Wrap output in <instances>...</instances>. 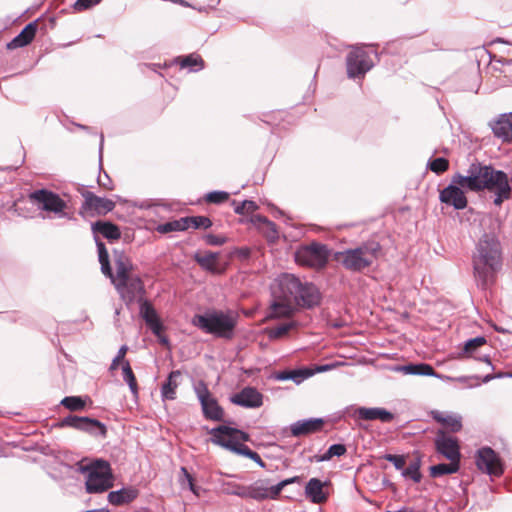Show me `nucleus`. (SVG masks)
<instances>
[{
	"instance_id": "1",
	"label": "nucleus",
	"mask_w": 512,
	"mask_h": 512,
	"mask_svg": "<svg viewBox=\"0 0 512 512\" xmlns=\"http://www.w3.org/2000/svg\"><path fill=\"white\" fill-rule=\"evenodd\" d=\"M473 274L477 286L487 289L492 285L498 272L502 269L503 258L500 242L493 236L485 234L476 245L472 257Z\"/></svg>"
},
{
	"instance_id": "2",
	"label": "nucleus",
	"mask_w": 512,
	"mask_h": 512,
	"mask_svg": "<svg viewBox=\"0 0 512 512\" xmlns=\"http://www.w3.org/2000/svg\"><path fill=\"white\" fill-rule=\"evenodd\" d=\"M299 289L300 280L296 276L288 273L279 275L271 287L273 301L270 305V317L291 315Z\"/></svg>"
},
{
	"instance_id": "3",
	"label": "nucleus",
	"mask_w": 512,
	"mask_h": 512,
	"mask_svg": "<svg viewBox=\"0 0 512 512\" xmlns=\"http://www.w3.org/2000/svg\"><path fill=\"white\" fill-rule=\"evenodd\" d=\"M191 323L207 334H212L219 338L232 339L237 324V317L232 312L214 310L205 314L194 315Z\"/></svg>"
},
{
	"instance_id": "4",
	"label": "nucleus",
	"mask_w": 512,
	"mask_h": 512,
	"mask_svg": "<svg viewBox=\"0 0 512 512\" xmlns=\"http://www.w3.org/2000/svg\"><path fill=\"white\" fill-rule=\"evenodd\" d=\"M378 243H366L359 247L338 252L335 259L347 270L361 272L373 264L380 252Z\"/></svg>"
},
{
	"instance_id": "5",
	"label": "nucleus",
	"mask_w": 512,
	"mask_h": 512,
	"mask_svg": "<svg viewBox=\"0 0 512 512\" xmlns=\"http://www.w3.org/2000/svg\"><path fill=\"white\" fill-rule=\"evenodd\" d=\"M211 441L233 453L245 456L247 458L252 457L254 451L251 450L243 442L249 441V435L236 428H231L225 425H220L210 430Z\"/></svg>"
},
{
	"instance_id": "6",
	"label": "nucleus",
	"mask_w": 512,
	"mask_h": 512,
	"mask_svg": "<svg viewBox=\"0 0 512 512\" xmlns=\"http://www.w3.org/2000/svg\"><path fill=\"white\" fill-rule=\"evenodd\" d=\"M82 471L87 473L85 484L88 493H102L113 485L110 465L104 460H97L83 467Z\"/></svg>"
},
{
	"instance_id": "7",
	"label": "nucleus",
	"mask_w": 512,
	"mask_h": 512,
	"mask_svg": "<svg viewBox=\"0 0 512 512\" xmlns=\"http://www.w3.org/2000/svg\"><path fill=\"white\" fill-rule=\"evenodd\" d=\"M491 169L490 165L473 162L467 170V175L456 173L453 175V182L473 192L483 191L487 186Z\"/></svg>"
},
{
	"instance_id": "8",
	"label": "nucleus",
	"mask_w": 512,
	"mask_h": 512,
	"mask_svg": "<svg viewBox=\"0 0 512 512\" xmlns=\"http://www.w3.org/2000/svg\"><path fill=\"white\" fill-rule=\"evenodd\" d=\"M300 477L294 476L282 480L278 484L269 487L266 480H257L250 485L244 486L242 498H249L256 501H263L266 499H277L281 491L287 485L299 483Z\"/></svg>"
},
{
	"instance_id": "9",
	"label": "nucleus",
	"mask_w": 512,
	"mask_h": 512,
	"mask_svg": "<svg viewBox=\"0 0 512 512\" xmlns=\"http://www.w3.org/2000/svg\"><path fill=\"white\" fill-rule=\"evenodd\" d=\"M328 258L327 246L316 242L300 247L295 253V260L298 264L315 269L324 268Z\"/></svg>"
},
{
	"instance_id": "10",
	"label": "nucleus",
	"mask_w": 512,
	"mask_h": 512,
	"mask_svg": "<svg viewBox=\"0 0 512 512\" xmlns=\"http://www.w3.org/2000/svg\"><path fill=\"white\" fill-rule=\"evenodd\" d=\"M347 75L349 78L363 77L373 66L371 55L362 46H355L346 57Z\"/></svg>"
},
{
	"instance_id": "11",
	"label": "nucleus",
	"mask_w": 512,
	"mask_h": 512,
	"mask_svg": "<svg viewBox=\"0 0 512 512\" xmlns=\"http://www.w3.org/2000/svg\"><path fill=\"white\" fill-rule=\"evenodd\" d=\"M486 185L485 190L492 192L495 196L493 202L496 206H501L505 200L510 199L512 188L505 172L492 167Z\"/></svg>"
},
{
	"instance_id": "12",
	"label": "nucleus",
	"mask_w": 512,
	"mask_h": 512,
	"mask_svg": "<svg viewBox=\"0 0 512 512\" xmlns=\"http://www.w3.org/2000/svg\"><path fill=\"white\" fill-rule=\"evenodd\" d=\"M194 392L201 404L205 418L221 421L224 416V411L219 406L217 400L211 395L207 384L204 381H198L194 384Z\"/></svg>"
},
{
	"instance_id": "13",
	"label": "nucleus",
	"mask_w": 512,
	"mask_h": 512,
	"mask_svg": "<svg viewBox=\"0 0 512 512\" xmlns=\"http://www.w3.org/2000/svg\"><path fill=\"white\" fill-rule=\"evenodd\" d=\"M475 462L477 468L490 476L499 477L503 474V463L499 455L490 447L478 449Z\"/></svg>"
},
{
	"instance_id": "14",
	"label": "nucleus",
	"mask_w": 512,
	"mask_h": 512,
	"mask_svg": "<svg viewBox=\"0 0 512 512\" xmlns=\"http://www.w3.org/2000/svg\"><path fill=\"white\" fill-rule=\"evenodd\" d=\"M30 199L44 211L53 212L59 217L65 215L66 202L52 191L40 189L30 194Z\"/></svg>"
},
{
	"instance_id": "15",
	"label": "nucleus",
	"mask_w": 512,
	"mask_h": 512,
	"mask_svg": "<svg viewBox=\"0 0 512 512\" xmlns=\"http://www.w3.org/2000/svg\"><path fill=\"white\" fill-rule=\"evenodd\" d=\"M434 444L436 451L449 461H460L461 453L457 438L448 435L444 430H438Z\"/></svg>"
},
{
	"instance_id": "16",
	"label": "nucleus",
	"mask_w": 512,
	"mask_h": 512,
	"mask_svg": "<svg viewBox=\"0 0 512 512\" xmlns=\"http://www.w3.org/2000/svg\"><path fill=\"white\" fill-rule=\"evenodd\" d=\"M464 187L453 182L440 191L439 200L441 203L453 207L455 210H463L467 207L468 201L464 191Z\"/></svg>"
},
{
	"instance_id": "17",
	"label": "nucleus",
	"mask_w": 512,
	"mask_h": 512,
	"mask_svg": "<svg viewBox=\"0 0 512 512\" xmlns=\"http://www.w3.org/2000/svg\"><path fill=\"white\" fill-rule=\"evenodd\" d=\"M61 426L72 427L92 434H100L102 436L106 434L105 425L100 421L89 417L69 415L62 419Z\"/></svg>"
},
{
	"instance_id": "18",
	"label": "nucleus",
	"mask_w": 512,
	"mask_h": 512,
	"mask_svg": "<svg viewBox=\"0 0 512 512\" xmlns=\"http://www.w3.org/2000/svg\"><path fill=\"white\" fill-rule=\"evenodd\" d=\"M115 288L127 303L144 299L145 287L141 278L137 275L128 277V280L124 281L122 286H115Z\"/></svg>"
},
{
	"instance_id": "19",
	"label": "nucleus",
	"mask_w": 512,
	"mask_h": 512,
	"mask_svg": "<svg viewBox=\"0 0 512 512\" xmlns=\"http://www.w3.org/2000/svg\"><path fill=\"white\" fill-rule=\"evenodd\" d=\"M231 402L245 408H258L263 404V396L257 389L246 387L233 395Z\"/></svg>"
},
{
	"instance_id": "20",
	"label": "nucleus",
	"mask_w": 512,
	"mask_h": 512,
	"mask_svg": "<svg viewBox=\"0 0 512 512\" xmlns=\"http://www.w3.org/2000/svg\"><path fill=\"white\" fill-rule=\"evenodd\" d=\"M299 293H297L294 307L303 306L307 308H312L319 304L320 302V293L317 287L311 283L303 284L300 281V289Z\"/></svg>"
},
{
	"instance_id": "21",
	"label": "nucleus",
	"mask_w": 512,
	"mask_h": 512,
	"mask_svg": "<svg viewBox=\"0 0 512 512\" xmlns=\"http://www.w3.org/2000/svg\"><path fill=\"white\" fill-rule=\"evenodd\" d=\"M138 303L140 305V316L144 319L152 333L155 336H160V332L163 330V325L156 310L146 299H139Z\"/></svg>"
},
{
	"instance_id": "22",
	"label": "nucleus",
	"mask_w": 512,
	"mask_h": 512,
	"mask_svg": "<svg viewBox=\"0 0 512 512\" xmlns=\"http://www.w3.org/2000/svg\"><path fill=\"white\" fill-rule=\"evenodd\" d=\"M327 482H323L318 478H311L305 486V496L313 504H322L327 501L328 494L324 487Z\"/></svg>"
},
{
	"instance_id": "23",
	"label": "nucleus",
	"mask_w": 512,
	"mask_h": 512,
	"mask_svg": "<svg viewBox=\"0 0 512 512\" xmlns=\"http://www.w3.org/2000/svg\"><path fill=\"white\" fill-rule=\"evenodd\" d=\"M324 421L321 418H310L299 420L290 426L291 434L294 437L309 435L320 431Z\"/></svg>"
},
{
	"instance_id": "24",
	"label": "nucleus",
	"mask_w": 512,
	"mask_h": 512,
	"mask_svg": "<svg viewBox=\"0 0 512 512\" xmlns=\"http://www.w3.org/2000/svg\"><path fill=\"white\" fill-rule=\"evenodd\" d=\"M82 196L85 199L83 205L85 209H93L98 213H107L112 211L115 207V203L112 200L98 197L92 192L84 191L82 192Z\"/></svg>"
},
{
	"instance_id": "25",
	"label": "nucleus",
	"mask_w": 512,
	"mask_h": 512,
	"mask_svg": "<svg viewBox=\"0 0 512 512\" xmlns=\"http://www.w3.org/2000/svg\"><path fill=\"white\" fill-rule=\"evenodd\" d=\"M393 370L405 375L432 376L439 379L443 378L442 375L437 374L434 368L427 363H409L407 365L396 366Z\"/></svg>"
},
{
	"instance_id": "26",
	"label": "nucleus",
	"mask_w": 512,
	"mask_h": 512,
	"mask_svg": "<svg viewBox=\"0 0 512 512\" xmlns=\"http://www.w3.org/2000/svg\"><path fill=\"white\" fill-rule=\"evenodd\" d=\"M494 135L503 141L512 142V113L502 114L491 124Z\"/></svg>"
},
{
	"instance_id": "27",
	"label": "nucleus",
	"mask_w": 512,
	"mask_h": 512,
	"mask_svg": "<svg viewBox=\"0 0 512 512\" xmlns=\"http://www.w3.org/2000/svg\"><path fill=\"white\" fill-rule=\"evenodd\" d=\"M354 417L363 420H376L379 419L384 423L391 422L394 418L393 414L383 408H366L360 407L354 411Z\"/></svg>"
},
{
	"instance_id": "28",
	"label": "nucleus",
	"mask_w": 512,
	"mask_h": 512,
	"mask_svg": "<svg viewBox=\"0 0 512 512\" xmlns=\"http://www.w3.org/2000/svg\"><path fill=\"white\" fill-rule=\"evenodd\" d=\"M431 416L451 432H459L462 429V417L457 414L433 410Z\"/></svg>"
},
{
	"instance_id": "29",
	"label": "nucleus",
	"mask_w": 512,
	"mask_h": 512,
	"mask_svg": "<svg viewBox=\"0 0 512 512\" xmlns=\"http://www.w3.org/2000/svg\"><path fill=\"white\" fill-rule=\"evenodd\" d=\"M36 32V21L27 24L23 30L7 44L8 49H16L28 45L34 39Z\"/></svg>"
},
{
	"instance_id": "30",
	"label": "nucleus",
	"mask_w": 512,
	"mask_h": 512,
	"mask_svg": "<svg viewBox=\"0 0 512 512\" xmlns=\"http://www.w3.org/2000/svg\"><path fill=\"white\" fill-rule=\"evenodd\" d=\"M219 253L205 251L197 252L194 255L195 261L204 269L212 273H220L218 269Z\"/></svg>"
},
{
	"instance_id": "31",
	"label": "nucleus",
	"mask_w": 512,
	"mask_h": 512,
	"mask_svg": "<svg viewBox=\"0 0 512 512\" xmlns=\"http://www.w3.org/2000/svg\"><path fill=\"white\" fill-rule=\"evenodd\" d=\"M115 266H116V275H115V279H113V284L115 286L120 287L123 285L124 281L128 280V277L132 276V274H131L132 265L125 256L120 255L115 260Z\"/></svg>"
},
{
	"instance_id": "32",
	"label": "nucleus",
	"mask_w": 512,
	"mask_h": 512,
	"mask_svg": "<svg viewBox=\"0 0 512 512\" xmlns=\"http://www.w3.org/2000/svg\"><path fill=\"white\" fill-rule=\"evenodd\" d=\"M181 376L179 370L170 372L167 380L161 386V397L163 400H174L176 399V390L179 386L177 379Z\"/></svg>"
},
{
	"instance_id": "33",
	"label": "nucleus",
	"mask_w": 512,
	"mask_h": 512,
	"mask_svg": "<svg viewBox=\"0 0 512 512\" xmlns=\"http://www.w3.org/2000/svg\"><path fill=\"white\" fill-rule=\"evenodd\" d=\"M92 230L108 240H118L121 237L118 226L111 222L97 221L92 225Z\"/></svg>"
},
{
	"instance_id": "34",
	"label": "nucleus",
	"mask_w": 512,
	"mask_h": 512,
	"mask_svg": "<svg viewBox=\"0 0 512 512\" xmlns=\"http://www.w3.org/2000/svg\"><path fill=\"white\" fill-rule=\"evenodd\" d=\"M178 482L182 489L190 490L196 497H200L205 491L202 487L195 484L193 476L188 472L186 467H181Z\"/></svg>"
},
{
	"instance_id": "35",
	"label": "nucleus",
	"mask_w": 512,
	"mask_h": 512,
	"mask_svg": "<svg viewBox=\"0 0 512 512\" xmlns=\"http://www.w3.org/2000/svg\"><path fill=\"white\" fill-rule=\"evenodd\" d=\"M460 468V461H450L449 464L440 463L430 467V474L432 477H440L446 474H453L458 472Z\"/></svg>"
},
{
	"instance_id": "36",
	"label": "nucleus",
	"mask_w": 512,
	"mask_h": 512,
	"mask_svg": "<svg viewBox=\"0 0 512 512\" xmlns=\"http://www.w3.org/2000/svg\"><path fill=\"white\" fill-rule=\"evenodd\" d=\"M156 230L161 234L187 230L186 217L160 224Z\"/></svg>"
},
{
	"instance_id": "37",
	"label": "nucleus",
	"mask_w": 512,
	"mask_h": 512,
	"mask_svg": "<svg viewBox=\"0 0 512 512\" xmlns=\"http://www.w3.org/2000/svg\"><path fill=\"white\" fill-rule=\"evenodd\" d=\"M181 68H188L190 71L195 72L204 68L203 59L197 54H190L182 57L179 61Z\"/></svg>"
},
{
	"instance_id": "38",
	"label": "nucleus",
	"mask_w": 512,
	"mask_h": 512,
	"mask_svg": "<svg viewBox=\"0 0 512 512\" xmlns=\"http://www.w3.org/2000/svg\"><path fill=\"white\" fill-rule=\"evenodd\" d=\"M123 372V380L128 384L130 391L132 394L137 397L138 395V385L135 378V375L131 369L129 362H124L122 365Z\"/></svg>"
},
{
	"instance_id": "39",
	"label": "nucleus",
	"mask_w": 512,
	"mask_h": 512,
	"mask_svg": "<svg viewBox=\"0 0 512 512\" xmlns=\"http://www.w3.org/2000/svg\"><path fill=\"white\" fill-rule=\"evenodd\" d=\"M347 449L346 446L343 444H333L331 445L328 450L320 456H316V461L318 462H324L329 461L332 457L337 456H343L346 453Z\"/></svg>"
},
{
	"instance_id": "40",
	"label": "nucleus",
	"mask_w": 512,
	"mask_h": 512,
	"mask_svg": "<svg viewBox=\"0 0 512 512\" xmlns=\"http://www.w3.org/2000/svg\"><path fill=\"white\" fill-rule=\"evenodd\" d=\"M133 498V493L126 490L112 491L108 495L109 502L114 505L127 503L131 501Z\"/></svg>"
},
{
	"instance_id": "41",
	"label": "nucleus",
	"mask_w": 512,
	"mask_h": 512,
	"mask_svg": "<svg viewBox=\"0 0 512 512\" xmlns=\"http://www.w3.org/2000/svg\"><path fill=\"white\" fill-rule=\"evenodd\" d=\"M187 229L189 228H203L208 229L212 226V221L206 216H191L186 217Z\"/></svg>"
},
{
	"instance_id": "42",
	"label": "nucleus",
	"mask_w": 512,
	"mask_h": 512,
	"mask_svg": "<svg viewBox=\"0 0 512 512\" xmlns=\"http://www.w3.org/2000/svg\"><path fill=\"white\" fill-rule=\"evenodd\" d=\"M295 326V323L290 321V322H285V323H282L276 327H273V328H270L268 330V336L270 339H277V338H280V337H283L285 336L293 327Z\"/></svg>"
},
{
	"instance_id": "43",
	"label": "nucleus",
	"mask_w": 512,
	"mask_h": 512,
	"mask_svg": "<svg viewBox=\"0 0 512 512\" xmlns=\"http://www.w3.org/2000/svg\"><path fill=\"white\" fill-rule=\"evenodd\" d=\"M402 475L412 479L415 483L420 482L422 476L419 461H413L406 468H403Z\"/></svg>"
},
{
	"instance_id": "44",
	"label": "nucleus",
	"mask_w": 512,
	"mask_h": 512,
	"mask_svg": "<svg viewBox=\"0 0 512 512\" xmlns=\"http://www.w3.org/2000/svg\"><path fill=\"white\" fill-rule=\"evenodd\" d=\"M314 375V371L308 368H301L295 370H289L288 380L293 381L296 384L302 383L304 380Z\"/></svg>"
},
{
	"instance_id": "45",
	"label": "nucleus",
	"mask_w": 512,
	"mask_h": 512,
	"mask_svg": "<svg viewBox=\"0 0 512 512\" xmlns=\"http://www.w3.org/2000/svg\"><path fill=\"white\" fill-rule=\"evenodd\" d=\"M61 404L71 411H79L85 407L84 400L78 396H67L61 400Z\"/></svg>"
},
{
	"instance_id": "46",
	"label": "nucleus",
	"mask_w": 512,
	"mask_h": 512,
	"mask_svg": "<svg viewBox=\"0 0 512 512\" xmlns=\"http://www.w3.org/2000/svg\"><path fill=\"white\" fill-rule=\"evenodd\" d=\"M245 485H240L234 482H225L221 484L222 492L226 495H235L242 498Z\"/></svg>"
},
{
	"instance_id": "47",
	"label": "nucleus",
	"mask_w": 512,
	"mask_h": 512,
	"mask_svg": "<svg viewBox=\"0 0 512 512\" xmlns=\"http://www.w3.org/2000/svg\"><path fill=\"white\" fill-rule=\"evenodd\" d=\"M428 166L431 171L435 172L436 174H441L447 171L449 162L446 158L439 157L429 161Z\"/></svg>"
},
{
	"instance_id": "48",
	"label": "nucleus",
	"mask_w": 512,
	"mask_h": 512,
	"mask_svg": "<svg viewBox=\"0 0 512 512\" xmlns=\"http://www.w3.org/2000/svg\"><path fill=\"white\" fill-rule=\"evenodd\" d=\"M486 343V339L482 336H478L473 339H469L465 342L463 353L466 355H471L477 348L481 347Z\"/></svg>"
},
{
	"instance_id": "49",
	"label": "nucleus",
	"mask_w": 512,
	"mask_h": 512,
	"mask_svg": "<svg viewBox=\"0 0 512 512\" xmlns=\"http://www.w3.org/2000/svg\"><path fill=\"white\" fill-rule=\"evenodd\" d=\"M257 209V205L252 200H245L237 204L234 208L237 214L252 213Z\"/></svg>"
},
{
	"instance_id": "50",
	"label": "nucleus",
	"mask_w": 512,
	"mask_h": 512,
	"mask_svg": "<svg viewBox=\"0 0 512 512\" xmlns=\"http://www.w3.org/2000/svg\"><path fill=\"white\" fill-rule=\"evenodd\" d=\"M229 198V194L224 191H213L206 195L205 199L210 203L220 204Z\"/></svg>"
},
{
	"instance_id": "51",
	"label": "nucleus",
	"mask_w": 512,
	"mask_h": 512,
	"mask_svg": "<svg viewBox=\"0 0 512 512\" xmlns=\"http://www.w3.org/2000/svg\"><path fill=\"white\" fill-rule=\"evenodd\" d=\"M101 1L102 0H77L73 8L75 11L81 12L98 5Z\"/></svg>"
},
{
	"instance_id": "52",
	"label": "nucleus",
	"mask_w": 512,
	"mask_h": 512,
	"mask_svg": "<svg viewBox=\"0 0 512 512\" xmlns=\"http://www.w3.org/2000/svg\"><path fill=\"white\" fill-rule=\"evenodd\" d=\"M204 241L207 245L221 246L227 242V238L222 235L207 234L204 236Z\"/></svg>"
},
{
	"instance_id": "53",
	"label": "nucleus",
	"mask_w": 512,
	"mask_h": 512,
	"mask_svg": "<svg viewBox=\"0 0 512 512\" xmlns=\"http://www.w3.org/2000/svg\"><path fill=\"white\" fill-rule=\"evenodd\" d=\"M384 458L393 463V465L395 466V468L397 470H403L405 464H406V461H405V458L403 456H400V455H393V454H386L384 456Z\"/></svg>"
},
{
	"instance_id": "54",
	"label": "nucleus",
	"mask_w": 512,
	"mask_h": 512,
	"mask_svg": "<svg viewBox=\"0 0 512 512\" xmlns=\"http://www.w3.org/2000/svg\"><path fill=\"white\" fill-rule=\"evenodd\" d=\"M252 222L254 224H265L272 231L273 237L276 236L277 231L275 228V224L268 220V218H266L265 216L255 215L252 217Z\"/></svg>"
},
{
	"instance_id": "55",
	"label": "nucleus",
	"mask_w": 512,
	"mask_h": 512,
	"mask_svg": "<svg viewBox=\"0 0 512 512\" xmlns=\"http://www.w3.org/2000/svg\"><path fill=\"white\" fill-rule=\"evenodd\" d=\"M126 352H127V346L123 345L122 347H120L116 357L113 359V361L110 365V370H115L118 367L119 362L124 359Z\"/></svg>"
},
{
	"instance_id": "56",
	"label": "nucleus",
	"mask_w": 512,
	"mask_h": 512,
	"mask_svg": "<svg viewBox=\"0 0 512 512\" xmlns=\"http://www.w3.org/2000/svg\"><path fill=\"white\" fill-rule=\"evenodd\" d=\"M96 244L98 249L99 262L109 260V255L104 243L96 239Z\"/></svg>"
},
{
	"instance_id": "57",
	"label": "nucleus",
	"mask_w": 512,
	"mask_h": 512,
	"mask_svg": "<svg viewBox=\"0 0 512 512\" xmlns=\"http://www.w3.org/2000/svg\"><path fill=\"white\" fill-rule=\"evenodd\" d=\"M100 264H101V271H102V273L105 276L109 277L111 279V281L113 282V279H115V276L112 273V270H111V267H110V264H109V260L102 261V262H100Z\"/></svg>"
},
{
	"instance_id": "58",
	"label": "nucleus",
	"mask_w": 512,
	"mask_h": 512,
	"mask_svg": "<svg viewBox=\"0 0 512 512\" xmlns=\"http://www.w3.org/2000/svg\"><path fill=\"white\" fill-rule=\"evenodd\" d=\"M104 177H105V180L102 179L101 176L98 177V184L107 190H112L113 185H112L111 179L109 178V176L106 173H105Z\"/></svg>"
},
{
	"instance_id": "59",
	"label": "nucleus",
	"mask_w": 512,
	"mask_h": 512,
	"mask_svg": "<svg viewBox=\"0 0 512 512\" xmlns=\"http://www.w3.org/2000/svg\"><path fill=\"white\" fill-rule=\"evenodd\" d=\"M289 377V370L279 371L274 374V379L277 381H287Z\"/></svg>"
},
{
	"instance_id": "60",
	"label": "nucleus",
	"mask_w": 512,
	"mask_h": 512,
	"mask_svg": "<svg viewBox=\"0 0 512 512\" xmlns=\"http://www.w3.org/2000/svg\"><path fill=\"white\" fill-rule=\"evenodd\" d=\"M249 459L253 460L255 463H257L260 467H265L264 461L261 459L260 455L254 451L252 457Z\"/></svg>"
},
{
	"instance_id": "61",
	"label": "nucleus",
	"mask_w": 512,
	"mask_h": 512,
	"mask_svg": "<svg viewBox=\"0 0 512 512\" xmlns=\"http://www.w3.org/2000/svg\"><path fill=\"white\" fill-rule=\"evenodd\" d=\"M249 459L253 460L255 463H257L260 467H265L264 461L261 459L260 455L254 451L252 457Z\"/></svg>"
},
{
	"instance_id": "62",
	"label": "nucleus",
	"mask_w": 512,
	"mask_h": 512,
	"mask_svg": "<svg viewBox=\"0 0 512 512\" xmlns=\"http://www.w3.org/2000/svg\"><path fill=\"white\" fill-rule=\"evenodd\" d=\"M238 255L241 257V258H248L249 255H250V249L249 248H240L238 251H237Z\"/></svg>"
},
{
	"instance_id": "63",
	"label": "nucleus",
	"mask_w": 512,
	"mask_h": 512,
	"mask_svg": "<svg viewBox=\"0 0 512 512\" xmlns=\"http://www.w3.org/2000/svg\"><path fill=\"white\" fill-rule=\"evenodd\" d=\"M494 376H495V379L496 378H505V377L512 378V372H498V373L494 374Z\"/></svg>"
},
{
	"instance_id": "64",
	"label": "nucleus",
	"mask_w": 512,
	"mask_h": 512,
	"mask_svg": "<svg viewBox=\"0 0 512 512\" xmlns=\"http://www.w3.org/2000/svg\"><path fill=\"white\" fill-rule=\"evenodd\" d=\"M329 369H330L329 365H321V366H317L316 369L313 370V371H314V373L315 372H325V371H327Z\"/></svg>"
}]
</instances>
